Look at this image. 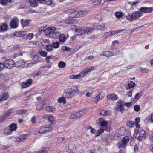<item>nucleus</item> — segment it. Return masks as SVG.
<instances>
[{
	"label": "nucleus",
	"mask_w": 153,
	"mask_h": 153,
	"mask_svg": "<svg viewBox=\"0 0 153 153\" xmlns=\"http://www.w3.org/2000/svg\"><path fill=\"white\" fill-rule=\"evenodd\" d=\"M53 125V124L51 123L48 125H46L45 126L41 127L40 128L39 131L38 132L35 133V134H38L50 131L52 129Z\"/></svg>",
	"instance_id": "3"
},
{
	"label": "nucleus",
	"mask_w": 153,
	"mask_h": 153,
	"mask_svg": "<svg viewBox=\"0 0 153 153\" xmlns=\"http://www.w3.org/2000/svg\"><path fill=\"white\" fill-rule=\"evenodd\" d=\"M133 32V30H128L124 32L123 34V35H124L125 36H126L128 35H130Z\"/></svg>",
	"instance_id": "42"
},
{
	"label": "nucleus",
	"mask_w": 153,
	"mask_h": 153,
	"mask_svg": "<svg viewBox=\"0 0 153 153\" xmlns=\"http://www.w3.org/2000/svg\"><path fill=\"white\" fill-rule=\"evenodd\" d=\"M111 35V31H109L105 33L104 34V36L105 37H107L110 36Z\"/></svg>",
	"instance_id": "58"
},
{
	"label": "nucleus",
	"mask_w": 153,
	"mask_h": 153,
	"mask_svg": "<svg viewBox=\"0 0 153 153\" xmlns=\"http://www.w3.org/2000/svg\"><path fill=\"white\" fill-rule=\"evenodd\" d=\"M118 98V96L114 93L110 94L107 96V99L110 101H115L117 100Z\"/></svg>",
	"instance_id": "10"
},
{
	"label": "nucleus",
	"mask_w": 153,
	"mask_h": 153,
	"mask_svg": "<svg viewBox=\"0 0 153 153\" xmlns=\"http://www.w3.org/2000/svg\"><path fill=\"white\" fill-rule=\"evenodd\" d=\"M8 27L7 25L5 24H2L0 27V32L1 31H6L7 30V28Z\"/></svg>",
	"instance_id": "28"
},
{
	"label": "nucleus",
	"mask_w": 153,
	"mask_h": 153,
	"mask_svg": "<svg viewBox=\"0 0 153 153\" xmlns=\"http://www.w3.org/2000/svg\"><path fill=\"white\" fill-rule=\"evenodd\" d=\"M31 6L33 7H35L37 6L38 4L36 0H29Z\"/></svg>",
	"instance_id": "26"
},
{
	"label": "nucleus",
	"mask_w": 153,
	"mask_h": 153,
	"mask_svg": "<svg viewBox=\"0 0 153 153\" xmlns=\"http://www.w3.org/2000/svg\"><path fill=\"white\" fill-rule=\"evenodd\" d=\"M99 123L100 125L103 128L105 127H106L108 125V122L103 120L102 118L99 119Z\"/></svg>",
	"instance_id": "13"
},
{
	"label": "nucleus",
	"mask_w": 153,
	"mask_h": 153,
	"mask_svg": "<svg viewBox=\"0 0 153 153\" xmlns=\"http://www.w3.org/2000/svg\"><path fill=\"white\" fill-rule=\"evenodd\" d=\"M71 91L75 95L76 94H79L78 92L79 89L77 86H73L71 87L70 89Z\"/></svg>",
	"instance_id": "18"
},
{
	"label": "nucleus",
	"mask_w": 153,
	"mask_h": 153,
	"mask_svg": "<svg viewBox=\"0 0 153 153\" xmlns=\"http://www.w3.org/2000/svg\"><path fill=\"white\" fill-rule=\"evenodd\" d=\"M129 88H133L136 85L135 83L133 81H129L128 84Z\"/></svg>",
	"instance_id": "31"
},
{
	"label": "nucleus",
	"mask_w": 153,
	"mask_h": 153,
	"mask_svg": "<svg viewBox=\"0 0 153 153\" xmlns=\"http://www.w3.org/2000/svg\"><path fill=\"white\" fill-rule=\"evenodd\" d=\"M79 35H82L84 34V29H79L76 30V31Z\"/></svg>",
	"instance_id": "39"
},
{
	"label": "nucleus",
	"mask_w": 153,
	"mask_h": 153,
	"mask_svg": "<svg viewBox=\"0 0 153 153\" xmlns=\"http://www.w3.org/2000/svg\"><path fill=\"white\" fill-rule=\"evenodd\" d=\"M66 97H64L63 96L62 97L59 98L58 100V101L60 103H63L64 104L66 103V100H65Z\"/></svg>",
	"instance_id": "29"
},
{
	"label": "nucleus",
	"mask_w": 153,
	"mask_h": 153,
	"mask_svg": "<svg viewBox=\"0 0 153 153\" xmlns=\"http://www.w3.org/2000/svg\"><path fill=\"white\" fill-rule=\"evenodd\" d=\"M7 117L4 114L3 116L0 117V122L3 121Z\"/></svg>",
	"instance_id": "59"
},
{
	"label": "nucleus",
	"mask_w": 153,
	"mask_h": 153,
	"mask_svg": "<svg viewBox=\"0 0 153 153\" xmlns=\"http://www.w3.org/2000/svg\"><path fill=\"white\" fill-rule=\"evenodd\" d=\"M81 76L80 74L76 75H71L70 76V78L71 79H79Z\"/></svg>",
	"instance_id": "37"
},
{
	"label": "nucleus",
	"mask_w": 153,
	"mask_h": 153,
	"mask_svg": "<svg viewBox=\"0 0 153 153\" xmlns=\"http://www.w3.org/2000/svg\"><path fill=\"white\" fill-rule=\"evenodd\" d=\"M33 60L36 62H40L41 60V57H39L37 55H34L32 58Z\"/></svg>",
	"instance_id": "25"
},
{
	"label": "nucleus",
	"mask_w": 153,
	"mask_h": 153,
	"mask_svg": "<svg viewBox=\"0 0 153 153\" xmlns=\"http://www.w3.org/2000/svg\"><path fill=\"white\" fill-rule=\"evenodd\" d=\"M140 71L143 73H148L149 70L146 68H141Z\"/></svg>",
	"instance_id": "56"
},
{
	"label": "nucleus",
	"mask_w": 153,
	"mask_h": 153,
	"mask_svg": "<svg viewBox=\"0 0 153 153\" xmlns=\"http://www.w3.org/2000/svg\"><path fill=\"white\" fill-rule=\"evenodd\" d=\"M139 136L140 137H143L144 138H146V132L143 130H141L140 131L139 134Z\"/></svg>",
	"instance_id": "40"
},
{
	"label": "nucleus",
	"mask_w": 153,
	"mask_h": 153,
	"mask_svg": "<svg viewBox=\"0 0 153 153\" xmlns=\"http://www.w3.org/2000/svg\"><path fill=\"white\" fill-rule=\"evenodd\" d=\"M104 132V130L100 128L99 129L96 133L95 136L98 137L102 133Z\"/></svg>",
	"instance_id": "43"
},
{
	"label": "nucleus",
	"mask_w": 153,
	"mask_h": 153,
	"mask_svg": "<svg viewBox=\"0 0 153 153\" xmlns=\"http://www.w3.org/2000/svg\"><path fill=\"white\" fill-rule=\"evenodd\" d=\"M18 26L17 21L14 19H12L10 22V27L12 28H17Z\"/></svg>",
	"instance_id": "15"
},
{
	"label": "nucleus",
	"mask_w": 153,
	"mask_h": 153,
	"mask_svg": "<svg viewBox=\"0 0 153 153\" xmlns=\"http://www.w3.org/2000/svg\"><path fill=\"white\" fill-rule=\"evenodd\" d=\"M124 106V103H123V101L120 100L117 102L115 109L117 111H120L121 113H123L125 111Z\"/></svg>",
	"instance_id": "5"
},
{
	"label": "nucleus",
	"mask_w": 153,
	"mask_h": 153,
	"mask_svg": "<svg viewBox=\"0 0 153 153\" xmlns=\"http://www.w3.org/2000/svg\"><path fill=\"white\" fill-rule=\"evenodd\" d=\"M65 12L69 14V16L71 18L77 17L76 10L74 9L67 10L65 11Z\"/></svg>",
	"instance_id": "8"
},
{
	"label": "nucleus",
	"mask_w": 153,
	"mask_h": 153,
	"mask_svg": "<svg viewBox=\"0 0 153 153\" xmlns=\"http://www.w3.org/2000/svg\"><path fill=\"white\" fill-rule=\"evenodd\" d=\"M44 105V103H40L38 104L36 107V109L38 110H39L41 109L43 107V105Z\"/></svg>",
	"instance_id": "45"
},
{
	"label": "nucleus",
	"mask_w": 153,
	"mask_h": 153,
	"mask_svg": "<svg viewBox=\"0 0 153 153\" xmlns=\"http://www.w3.org/2000/svg\"><path fill=\"white\" fill-rule=\"evenodd\" d=\"M17 126L15 123H12L8 126L5 129V133L7 135L12 134V132L17 129Z\"/></svg>",
	"instance_id": "4"
},
{
	"label": "nucleus",
	"mask_w": 153,
	"mask_h": 153,
	"mask_svg": "<svg viewBox=\"0 0 153 153\" xmlns=\"http://www.w3.org/2000/svg\"><path fill=\"white\" fill-rule=\"evenodd\" d=\"M114 55L113 52H111L109 51H104L102 54V55L104 56L108 57L113 56Z\"/></svg>",
	"instance_id": "23"
},
{
	"label": "nucleus",
	"mask_w": 153,
	"mask_h": 153,
	"mask_svg": "<svg viewBox=\"0 0 153 153\" xmlns=\"http://www.w3.org/2000/svg\"><path fill=\"white\" fill-rule=\"evenodd\" d=\"M90 129V132L91 133L94 134L96 131V130L93 128L91 126H89L87 128V130Z\"/></svg>",
	"instance_id": "50"
},
{
	"label": "nucleus",
	"mask_w": 153,
	"mask_h": 153,
	"mask_svg": "<svg viewBox=\"0 0 153 153\" xmlns=\"http://www.w3.org/2000/svg\"><path fill=\"white\" fill-rule=\"evenodd\" d=\"M8 97L9 95L8 93L5 92L3 94L1 97L0 99V101L6 100Z\"/></svg>",
	"instance_id": "22"
},
{
	"label": "nucleus",
	"mask_w": 153,
	"mask_h": 153,
	"mask_svg": "<svg viewBox=\"0 0 153 153\" xmlns=\"http://www.w3.org/2000/svg\"><path fill=\"white\" fill-rule=\"evenodd\" d=\"M40 55L44 57H46L47 56V53L46 52L42 50L41 49H40L38 51Z\"/></svg>",
	"instance_id": "30"
},
{
	"label": "nucleus",
	"mask_w": 153,
	"mask_h": 153,
	"mask_svg": "<svg viewBox=\"0 0 153 153\" xmlns=\"http://www.w3.org/2000/svg\"><path fill=\"white\" fill-rule=\"evenodd\" d=\"M13 35L18 37H23L24 36V34L21 31H16L13 33Z\"/></svg>",
	"instance_id": "24"
},
{
	"label": "nucleus",
	"mask_w": 153,
	"mask_h": 153,
	"mask_svg": "<svg viewBox=\"0 0 153 153\" xmlns=\"http://www.w3.org/2000/svg\"><path fill=\"white\" fill-rule=\"evenodd\" d=\"M53 48L52 45H48L47 46L46 49L47 51H52Z\"/></svg>",
	"instance_id": "49"
},
{
	"label": "nucleus",
	"mask_w": 153,
	"mask_h": 153,
	"mask_svg": "<svg viewBox=\"0 0 153 153\" xmlns=\"http://www.w3.org/2000/svg\"><path fill=\"white\" fill-rule=\"evenodd\" d=\"M43 30L46 35H48L52 38H57L60 34L59 30L53 27H49Z\"/></svg>",
	"instance_id": "1"
},
{
	"label": "nucleus",
	"mask_w": 153,
	"mask_h": 153,
	"mask_svg": "<svg viewBox=\"0 0 153 153\" xmlns=\"http://www.w3.org/2000/svg\"><path fill=\"white\" fill-rule=\"evenodd\" d=\"M66 65V63L62 61H60L58 64V66L59 68H64Z\"/></svg>",
	"instance_id": "33"
},
{
	"label": "nucleus",
	"mask_w": 153,
	"mask_h": 153,
	"mask_svg": "<svg viewBox=\"0 0 153 153\" xmlns=\"http://www.w3.org/2000/svg\"><path fill=\"white\" fill-rule=\"evenodd\" d=\"M134 110L137 111L138 112L140 111V107L139 105H135L134 106Z\"/></svg>",
	"instance_id": "54"
},
{
	"label": "nucleus",
	"mask_w": 153,
	"mask_h": 153,
	"mask_svg": "<svg viewBox=\"0 0 153 153\" xmlns=\"http://www.w3.org/2000/svg\"><path fill=\"white\" fill-rule=\"evenodd\" d=\"M117 146L119 149H120L122 148H124L125 146L124 145L122 144V142H120L118 143L117 144Z\"/></svg>",
	"instance_id": "51"
},
{
	"label": "nucleus",
	"mask_w": 153,
	"mask_h": 153,
	"mask_svg": "<svg viewBox=\"0 0 153 153\" xmlns=\"http://www.w3.org/2000/svg\"><path fill=\"white\" fill-rule=\"evenodd\" d=\"M44 2L48 5H51L52 6L54 5V4L53 3L52 0H45Z\"/></svg>",
	"instance_id": "47"
},
{
	"label": "nucleus",
	"mask_w": 153,
	"mask_h": 153,
	"mask_svg": "<svg viewBox=\"0 0 153 153\" xmlns=\"http://www.w3.org/2000/svg\"><path fill=\"white\" fill-rule=\"evenodd\" d=\"M94 29L93 28H91L88 27H85L84 28V34L86 33L88 35L91 33Z\"/></svg>",
	"instance_id": "19"
},
{
	"label": "nucleus",
	"mask_w": 153,
	"mask_h": 153,
	"mask_svg": "<svg viewBox=\"0 0 153 153\" xmlns=\"http://www.w3.org/2000/svg\"><path fill=\"white\" fill-rule=\"evenodd\" d=\"M55 110V108L53 106H48L46 108V110L49 112H53Z\"/></svg>",
	"instance_id": "27"
},
{
	"label": "nucleus",
	"mask_w": 153,
	"mask_h": 153,
	"mask_svg": "<svg viewBox=\"0 0 153 153\" xmlns=\"http://www.w3.org/2000/svg\"><path fill=\"white\" fill-rule=\"evenodd\" d=\"M140 11L143 13H150L153 11V7H142L140 8Z\"/></svg>",
	"instance_id": "12"
},
{
	"label": "nucleus",
	"mask_w": 153,
	"mask_h": 153,
	"mask_svg": "<svg viewBox=\"0 0 153 153\" xmlns=\"http://www.w3.org/2000/svg\"><path fill=\"white\" fill-rule=\"evenodd\" d=\"M104 97V96L103 95V94L102 93H100L94 98V102H97L103 98Z\"/></svg>",
	"instance_id": "20"
},
{
	"label": "nucleus",
	"mask_w": 153,
	"mask_h": 153,
	"mask_svg": "<svg viewBox=\"0 0 153 153\" xmlns=\"http://www.w3.org/2000/svg\"><path fill=\"white\" fill-rule=\"evenodd\" d=\"M115 14L116 17L117 18H120L122 16V13L121 12H116Z\"/></svg>",
	"instance_id": "41"
},
{
	"label": "nucleus",
	"mask_w": 153,
	"mask_h": 153,
	"mask_svg": "<svg viewBox=\"0 0 153 153\" xmlns=\"http://www.w3.org/2000/svg\"><path fill=\"white\" fill-rule=\"evenodd\" d=\"M27 112V110L25 109H22L17 110V113L19 115H22L26 114Z\"/></svg>",
	"instance_id": "34"
},
{
	"label": "nucleus",
	"mask_w": 153,
	"mask_h": 153,
	"mask_svg": "<svg viewBox=\"0 0 153 153\" xmlns=\"http://www.w3.org/2000/svg\"><path fill=\"white\" fill-rule=\"evenodd\" d=\"M12 113V111L10 110L8 111L4 114L6 115L7 117H8Z\"/></svg>",
	"instance_id": "62"
},
{
	"label": "nucleus",
	"mask_w": 153,
	"mask_h": 153,
	"mask_svg": "<svg viewBox=\"0 0 153 153\" xmlns=\"http://www.w3.org/2000/svg\"><path fill=\"white\" fill-rule=\"evenodd\" d=\"M62 49L63 51H70V48L66 46H63L62 48Z\"/></svg>",
	"instance_id": "57"
},
{
	"label": "nucleus",
	"mask_w": 153,
	"mask_h": 153,
	"mask_svg": "<svg viewBox=\"0 0 153 153\" xmlns=\"http://www.w3.org/2000/svg\"><path fill=\"white\" fill-rule=\"evenodd\" d=\"M133 91L131 90L129 92H127L126 93V95L128 97H131L132 96V92Z\"/></svg>",
	"instance_id": "61"
},
{
	"label": "nucleus",
	"mask_w": 153,
	"mask_h": 153,
	"mask_svg": "<svg viewBox=\"0 0 153 153\" xmlns=\"http://www.w3.org/2000/svg\"><path fill=\"white\" fill-rule=\"evenodd\" d=\"M27 138V135L23 134L19 136V137H17L16 139V141L17 142H22L26 140Z\"/></svg>",
	"instance_id": "14"
},
{
	"label": "nucleus",
	"mask_w": 153,
	"mask_h": 153,
	"mask_svg": "<svg viewBox=\"0 0 153 153\" xmlns=\"http://www.w3.org/2000/svg\"><path fill=\"white\" fill-rule=\"evenodd\" d=\"M85 112L86 111L85 110H81L71 115L70 117L71 119H74L77 117H80L83 115Z\"/></svg>",
	"instance_id": "7"
},
{
	"label": "nucleus",
	"mask_w": 153,
	"mask_h": 153,
	"mask_svg": "<svg viewBox=\"0 0 153 153\" xmlns=\"http://www.w3.org/2000/svg\"><path fill=\"white\" fill-rule=\"evenodd\" d=\"M142 94L140 93H137L134 97V99L136 100H138L141 96Z\"/></svg>",
	"instance_id": "48"
},
{
	"label": "nucleus",
	"mask_w": 153,
	"mask_h": 153,
	"mask_svg": "<svg viewBox=\"0 0 153 153\" xmlns=\"http://www.w3.org/2000/svg\"><path fill=\"white\" fill-rule=\"evenodd\" d=\"M33 35L32 33L29 34L27 35V38L29 40H31L33 37Z\"/></svg>",
	"instance_id": "63"
},
{
	"label": "nucleus",
	"mask_w": 153,
	"mask_h": 153,
	"mask_svg": "<svg viewBox=\"0 0 153 153\" xmlns=\"http://www.w3.org/2000/svg\"><path fill=\"white\" fill-rule=\"evenodd\" d=\"M65 22L67 24H71L73 23V21L71 19H67L65 20Z\"/></svg>",
	"instance_id": "64"
},
{
	"label": "nucleus",
	"mask_w": 153,
	"mask_h": 153,
	"mask_svg": "<svg viewBox=\"0 0 153 153\" xmlns=\"http://www.w3.org/2000/svg\"><path fill=\"white\" fill-rule=\"evenodd\" d=\"M11 0H1L0 3L1 4L4 5L7 4V3L10 2Z\"/></svg>",
	"instance_id": "46"
},
{
	"label": "nucleus",
	"mask_w": 153,
	"mask_h": 153,
	"mask_svg": "<svg viewBox=\"0 0 153 153\" xmlns=\"http://www.w3.org/2000/svg\"><path fill=\"white\" fill-rule=\"evenodd\" d=\"M59 37V40L60 42H64L66 40V38L65 36L64 35L59 34L58 36Z\"/></svg>",
	"instance_id": "38"
},
{
	"label": "nucleus",
	"mask_w": 153,
	"mask_h": 153,
	"mask_svg": "<svg viewBox=\"0 0 153 153\" xmlns=\"http://www.w3.org/2000/svg\"><path fill=\"white\" fill-rule=\"evenodd\" d=\"M4 67L8 68H11L15 65L14 61L11 59H9L5 61L4 64Z\"/></svg>",
	"instance_id": "6"
},
{
	"label": "nucleus",
	"mask_w": 153,
	"mask_h": 153,
	"mask_svg": "<svg viewBox=\"0 0 153 153\" xmlns=\"http://www.w3.org/2000/svg\"><path fill=\"white\" fill-rule=\"evenodd\" d=\"M25 62L23 60L19 59L15 63V65L17 67H19L22 66L25 64Z\"/></svg>",
	"instance_id": "17"
},
{
	"label": "nucleus",
	"mask_w": 153,
	"mask_h": 153,
	"mask_svg": "<svg viewBox=\"0 0 153 153\" xmlns=\"http://www.w3.org/2000/svg\"><path fill=\"white\" fill-rule=\"evenodd\" d=\"M105 25L103 24L97 25L96 27V29L98 30H104L105 29Z\"/></svg>",
	"instance_id": "32"
},
{
	"label": "nucleus",
	"mask_w": 153,
	"mask_h": 153,
	"mask_svg": "<svg viewBox=\"0 0 153 153\" xmlns=\"http://www.w3.org/2000/svg\"><path fill=\"white\" fill-rule=\"evenodd\" d=\"M33 80L32 79H29L26 82H23L22 86L23 88H25L30 86L32 84Z\"/></svg>",
	"instance_id": "11"
},
{
	"label": "nucleus",
	"mask_w": 153,
	"mask_h": 153,
	"mask_svg": "<svg viewBox=\"0 0 153 153\" xmlns=\"http://www.w3.org/2000/svg\"><path fill=\"white\" fill-rule=\"evenodd\" d=\"M82 16H85L88 13V11L85 10H81Z\"/></svg>",
	"instance_id": "55"
},
{
	"label": "nucleus",
	"mask_w": 153,
	"mask_h": 153,
	"mask_svg": "<svg viewBox=\"0 0 153 153\" xmlns=\"http://www.w3.org/2000/svg\"><path fill=\"white\" fill-rule=\"evenodd\" d=\"M64 138L62 137H59L58 138L57 141V143H59L62 142V141L64 140Z\"/></svg>",
	"instance_id": "60"
},
{
	"label": "nucleus",
	"mask_w": 153,
	"mask_h": 153,
	"mask_svg": "<svg viewBox=\"0 0 153 153\" xmlns=\"http://www.w3.org/2000/svg\"><path fill=\"white\" fill-rule=\"evenodd\" d=\"M48 120L49 121L52 123L54 120L53 116V115H49L48 117Z\"/></svg>",
	"instance_id": "53"
},
{
	"label": "nucleus",
	"mask_w": 153,
	"mask_h": 153,
	"mask_svg": "<svg viewBox=\"0 0 153 153\" xmlns=\"http://www.w3.org/2000/svg\"><path fill=\"white\" fill-rule=\"evenodd\" d=\"M77 17L82 16L81 10H76Z\"/></svg>",
	"instance_id": "52"
},
{
	"label": "nucleus",
	"mask_w": 153,
	"mask_h": 153,
	"mask_svg": "<svg viewBox=\"0 0 153 153\" xmlns=\"http://www.w3.org/2000/svg\"><path fill=\"white\" fill-rule=\"evenodd\" d=\"M30 21V19H27L26 20H21V22L23 27L27 26L29 24V22Z\"/></svg>",
	"instance_id": "21"
},
{
	"label": "nucleus",
	"mask_w": 153,
	"mask_h": 153,
	"mask_svg": "<svg viewBox=\"0 0 153 153\" xmlns=\"http://www.w3.org/2000/svg\"><path fill=\"white\" fill-rule=\"evenodd\" d=\"M128 141V137L127 136H126L123 138L122 142V144L125 145Z\"/></svg>",
	"instance_id": "36"
},
{
	"label": "nucleus",
	"mask_w": 153,
	"mask_h": 153,
	"mask_svg": "<svg viewBox=\"0 0 153 153\" xmlns=\"http://www.w3.org/2000/svg\"><path fill=\"white\" fill-rule=\"evenodd\" d=\"M95 69V67H89L84 68L82 71L81 72V74L84 76L88 74V72L94 70Z\"/></svg>",
	"instance_id": "9"
},
{
	"label": "nucleus",
	"mask_w": 153,
	"mask_h": 153,
	"mask_svg": "<svg viewBox=\"0 0 153 153\" xmlns=\"http://www.w3.org/2000/svg\"><path fill=\"white\" fill-rule=\"evenodd\" d=\"M126 124L127 126L129 127H131L134 126V121H128Z\"/></svg>",
	"instance_id": "35"
},
{
	"label": "nucleus",
	"mask_w": 153,
	"mask_h": 153,
	"mask_svg": "<svg viewBox=\"0 0 153 153\" xmlns=\"http://www.w3.org/2000/svg\"><path fill=\"white\" fill-rule=\"evenodd\" d=\"M74 96L71 91L65 92L63 94V96L67 98H72Z\"/></svg>",
	"instance_id": "16"
},
{
	"label": "nucleus",
	"mask_w": 153,
	"mask_h": 153,
	"mask_svg": "<svg viewBox=\"0 0 153 153\" xmlns=\"http://www.w3.org/2000/svg\"><path fill=\"white\" fill-rule=\"evenodd\" d=\"M142 16V13L140 11H135L132 13H127L126 15L127 20L131 22L138 19Z\"/></svg>",
	"instance_id": "2"
},
{
	"label": "nucleus",
	"mask_w": 153,
	"mask_h": 153,
	"mask_svg": "<svg viewBox=\"0 0 153 153\" xmlns=\"http://www.w3.org/2000/svg\"><path fill=\"white\" fill-rule=\"evenodd\" d=\"M60 44L59 42H54L52 44V46L53 48H57L59 47V46Z\"/></svg>",
	"instance_id": "44"
}]
</instances>
